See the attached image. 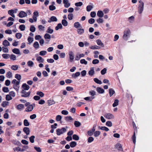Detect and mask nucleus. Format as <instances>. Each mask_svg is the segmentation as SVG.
<instances>
[{"mask_svg":"<svg viewBox=\"0 0 152 152\" xmlns=\"http://www.w3.org/2000/svg\"><path fill=\"white\" fill-rule=\"evenodd\" d=\"M24 105L22 104H20L17 105V108L18 110H21L23 108Z\"/></svg>","mask_w":152,"mask_h":152,"instance_id":"412c9836","label":"nucleus"},{"mask_svg":"<svg viewBox=\"0 0 152 152\" xmlns=\"http://www.w3.org/2000/svg\"><path fill=\"white\" fill-rule=\"evenodd\" d=\"M104 13L101 10H99L97 12V15L100 18H102L104 16Z\"/></svg>","mask_w":152,"mask_h":152,"instance_id":"dca6fc26","label":"nucleus"},{"mask_svg":"<svg viewBox=\"0 0 152 152\" xmlns=\"http://www.w3.org/2000/svg\"><path fill=\"white\" fill-rule=\"evenodd\" d=\"M27 40L28 42V44L30 45L34 41V39L33 38L29 36Z\"/></svg>","mask_w":152,"mask_h":152,"instance_id":"b1692460","label":"nucleus"},{"mask_svg":"<svg viewBox=\"0 0 152 152\" xmlns=\"http://www.w3.org/2000/svg\"><path fill=\"white\" fill-rule=\"evenodd\" d=\"M2 90L4 92H8L9 91L8 88L5 87L3 88Z\"/></svg>","mask_w":152,"mask_h":152,"instance_id":"e2e57ef3","label":"nucleus"},{"mask_svg":"<svg viewBox=\"0 0 152 152\" xmlns=\"http://www.w3.org/2000/svg\"><path fill=\"white\" fill-rule=\"evenodd\" d=\"M69 54L70 61L72 62L74 59V53L72 51H71L69 52Z\"/></svg>","mask_w":152,"mask_h":152,"instance_id":"9d476101","label":"nucleus"},{"mask_svg":"<svg viewBox=\"0 0 152 152\" xmlns=\"http://www.w3.org/2000/svg\"><path fill=\"white\" fill-rule=\"evenodd\" d=\"M94 81L97 84H101L102 83V81L97 78L94 79Z\"/></svg>","mask_w":152,"mask_h":152,"instance_id":"f704fd0d","label":"nucleus"},{"mask_svg":"<svg viewBox=\"0 0 152 152\" xmlns=\"http://www.w3.org/2000/svg\"><path fill=\"white\" fill-rule=\"evenodd\" d=\"M36 59L39 62L43 63L44 61V60L41 56L38 57Z\"/></svg>","mask_w":152,"mask_h":152,"instance_id":"c85d7f7f","label":"nucleus"},{"mask_svg":"<svg viewBox=\"0 0 152 152\" xmlns=\"http://www.w3.org/2000/svg\"><path fill=\"white\" fill-rule=\"evenodd\" d=\"M12 52L16 54H20V52L18 49L15 48L12 50Z\"/></svg>","mask_w":152,"mask_h":152,"instance_id":"f3484780","label":"nucleus"},{"mask_svg":"<svg viewBox=\"0 0 152 152\" xmlns=\"http://www.w3.org/2000/svg\"><path fill=\"white\" fill-rule=\"evenodd\" d=\"M23 124L25 126H28L29 125V123L27 119H25L23 121Z\"/></svg>","mask_w":152,"mask_h":152,"instance_id":"58836bf2","label":"nucleus"},{"mask_svg":"<svg viewBox=\"0 0 152 152\" xmlns=\"http://www.w3.org/2000/svg\"><path fill=\"white\" fill-rule=\"evenodd\" d=\"M97 92L99 94H103L104 92V90L100 87H97L96 89Z\"/></svg>","mask_w":152,"mask_h":152,"instance_id":"4468645a","label":"nucleus"},{"mask_svg":"<svg viewBox=\"0 0 152 152\" xmlns=\"http://www.w3.org/2000/svg\"><path fill=\"white\" fill-rule=\"evenodd\" d=\"M74 124L76 127H78L81 125V123L77 121H75Z\"/></svg>","mask_w":152,"mask_h":152,"instance_id":"79ce46f5","label":"nucleus"},{"mask_svg":"<svg viewBox=\"0 0 152 152\" xmlns=\"http://www.w3.org/2000/svg\"><path fill=\"white\" fill-rule=\"evenodd\" d=\"M77 32L78 34L81 35L84 33V30L83 29H79L77 30Z\"/></svg>","mask_w":152,"mask_h":152,"instance_id":"c9c22d12","label":"nucleus"},{"mask_svg":"<svg viewBox=\"0 0 152 152\" xmlns=\"http://www.w3.org/2000/svg\"><path fill=\"white\" fill-rule=\"evenodd\" d=\"M93 7V5H88L86 7V10L87 11L89 12L92 10Z\"/></svg>","mask_w":152,"mask_h":152,"instance_id":"7c9ffc66","label":"nucleus"},{"mask_svg":"<svg viewBox=\"0 0 152 152\" xmlns=\"http://www.w3.org/2000/svg\"><path fill=\"white\" fill-rule=\"evenodd\" d=\"M62 28V24L60 23L57 24V26L55 27V29L56 31L58 30L59 29H61Z\"/></svg>","mask_w":152,"mask_h":152,"instance_id":"cd10ccee","label":"nucleus"},{"mask_svg":"<svg viewBox=\"0 0 152 152\" xmlns=\"http://www.w3.org/2000/svg\"><path fill=\"white\" fill-rule=\"evenodd\" d=\"M22 87L23 89V90H28L30 87L28 85L26 84V83H23L22 86Z\"/></svg>","mask_w":152,"mask_h":152,"instance_id":"f8f14e48","label":"nucleus"},{"mask_svg":"<svg viewBox=\"0 0 152 152\" xmlns=\"http://www.w3.org/2000/svg\"><path fill=\"white\" fill-rule=\"evenodd\" d=\"M2 45L5 47H7L9 46L10 44L8 41L5 40L3 41Z\"/></svg>","mask_w":152,"mask_h":152,"instance_id":"aec40b11","label":"nucleus"},{"mask_svg":"<svg viewBox=\"0 0 152 152\" xmlns=\"http://www.w3.org/2000/svg\"><path fill=\"white\" fill-rule=\"evenodd\" d=\"M19 28L21 31H23L25 30L26 27L24 25L22 24L19 26Z\"/></svg>","mask_w":152,"mask_h":152,"instance_id":"c03bdc74","label":"nucleus"},{"mask_svg":"<svg viewBox=\"0 0 152 152\" xmlns=\"http://www.w3.org/2000/svg\"><path fill=\"white\" fill-rule=\"evenodd\" d=\"M47 53V52L46 51H41L39 52V55L43 56L45 55Z\"/></svg>","mask_w":152,"mask_h":152,"instance_id":"13d9d810","label":"nucleus"},{"mask_svg":"<svg viewBox=\"0 0 152 152\" xmlns=\"http://www.w3.org/2000/svg\"><path fill=\"white\" fill-rule=\"evenodd\" d=\"M13 88L17 91H18L19 88V85H14Z\"/></svg>","mask_w":152,"mask_h":152,"instance_id":"69168bd1","label":"nucleus"},{"mask_svg":"<svg viewBox=\"0 0 152 152\" xmlns=\"http://www.w3.org/2000/svg\"><path fill=\"white\" fill-rule=\"evenodd\" d=\"M39 12L38 11H35L33 13V18L34 19L35 22H36L37 20V17L39 16Z\"/></svg>","mask_w":152,"mask_h":152,"instance_id":"6e6552de","label":"nucleus"},{"mask_svg":"<svg viewBox=\"0 0 152 152\" xmlns=\"http://www.w3.org/2000/svg\"><path fill=\"white\" fill-rule=\"evenodd\" d=\"M66 131V129L65 128H62L61 129H58L56 130L57 134L58 135L63 134Z\"/></svg>","mask_w":152,"mask_h":152,"instance_id":"423d86ee","label":"nucleus"},{"mask_svg":"<svg viewBox=\"0 0 152 152\" xmlns=\"http://www.w3.org/2000/svg\"><path fill=\"white\" fill-rule=\"evenodd\" d=\"M49 34H52L53 32V29H51L50 27H48L47 30L46 31Z\"/></svg>","mask_w":152,"mask_h":152,"instance_id":"e433bc0d","label":"nucleus"},{"mask_svg":"<svg viewBox=\"0 0 152 152\" xmlns=\"http://www.w3.org/2000/svg\"><path fill=\"white\" fill-rule=\"evenodd\" d=\"M119 101L118 99H115L114 100V103L113 104V107H115L117 106L118 104Z\"/></svg>","mask_w":152,"mask_h":152,"instance_id":"4c0bfd02","label":"nucleus"},{"mask_svg":"<svg viewBox=\"0 0 152 152\" xmlns=\"http://www.w3.org/2000/svg\"><path fill=\"white\" fill-rule=\"evenodd\" d=\"M62 118V116L59 115H57L56 117V120L57 121H60Z\"/></svg>","mask_w":152,"mask_h":152,"instance_id":"6e6d98bb","label":"nucleus"},{"mask_svg":"<svg viewBox=\"0 0 152 152\" xmlns=\"http://www.w3.org/2000/svg\"><path fill=\"white\" fill-rule=\"evenodd\" d=\"M22 36V34L19 33H18L15 34V37L18 39H20L21 38Z\"/></svg>","mask_w":152,"mask_h":152,"instance_id":"a19ab883","label":"nucleus"},{"mask_svg":"<svg viewBox=\"0 0 152 152\" xmlns=\"http://www.w3.org/2000/svg\"><path fill=\"white\" fill-rule=\"evenodd\" d=\"M99 48V47L96 45H94L93 46H91L90 47V48L92 49H98Z\"/></svg>","mask_w":152,"mask_h":152,"instance_id":"680f3d73","label":"nucleus"},{"mask_svg":"<svg viewBox=\"0 0 152 152\" xmlns=\"http://www.w3.org/2000/svg\"><path fill=\"white\" fill-rule=\"evenodd\" d=\"M2 51L4 53H7L9 52L8 48L5 47H2Z\"/></svg>","mask_w":152,"mask_h":152,"instance_id":"09e8293b","label":"nucleus"},{"mask_svg":"<svg viewBox=\"0 0 152 152\" xmlns=\"http://www.w3.org/2000/svg\"><path fill=\"white\" fill-rule=\"evenodd\" d=\"M57 19L54 16H52L48 20V22L50 23L52 22H56L57 21Z\"/></svg>","mask_w":152,"mask_h":152,"instance_id":"1a4fd4ad","label":"nucleus"},{"mask_svg":"<svg viewBox=\"0 0 152 152\" xmlns=\"http://www.w3.org/2000/svg\"><path fill=\"white\" fill-rule=\"evenodd\" d=\"M3 57L5 59H7L10 57V55L7 54H2Z\"/></svg>","mask_w":152,"mask_h":152,"instance_id":"864d4df0","label":"nucleus"},{"mask_svg":"<svg viewBox=\"0 0 152 152\" xmlns=\"http://www.w3.org/2000/svg\"><path fill=\"white\" fill-rule=\"evenodd\" d=\"M20 83V81H17L16 79H14L12 81V83L13 85H19Z\"/></svg>","mask_w":152,"mask_h":152,"instance_id":"2f4dec72","label":"nucleus"},{"mask_svg":"<svg viewBox=\"0 0 152 152\" xmlns=\"http://www.w3.org/2000/svg\"><path fill=\"white\" fill-rule=\"evenodd\" d=\"M74 119L71 116L67 117V122L70 123H72Z\"/></svg>","mask_w":152,"mask_h":152,"instance_id":"c756f323","label":"nucleus"},{"mask_svg":"<svg viewBox=\"0 0 152 152\" xmlns=\"http://www.w3.org/2000/svg\"><path fill=\"white\" fill-rule=\"evenodd\" d=\"M55 102L53 99H50L47 101V103L49 106L55 104Z\"/></svg>","mask_w":152,"mask_h":152,"instance_id":"a211bd4d","label":"nucleus"},{"mask_svg":"<svg viewBox=\"0 0 152 152\" xmlns=\"http://www.w3.org/2000/svg\"><path fill=\"white\" fill-rule=\"evenodd\" d=\"M27 64L28 66L32 67L33 66L34 63L32 61H29L27 62Z\"/></svg>","mask_w":152,"mask_h":152,"instance_id":"72a5a7b5","label":"nucleus"},{"mask_svg":"<svg viewBox=\"0 0 152 152\" xmlns=\"http://www.w3.org/2000/svg\"><path fill=\"white\" fill-rule=\"evenodd\" d=\"M10 56V58L11 60L13 61L15 60H16V56L14 54H11Z\"/></svg>","mask_w":152,"mask_h":152,"instance_id":"3c124183","label":"nucleus"},{"mask_svg":"<svg viewBox=\"0 0 152 152\" xmlns=\"http://www.w3.org/2000/svg\"><path fill=\"white\" fill-rule=\"evenodd\" d=\"M29 103H26V105L27 106L28 105L27 107L26 108V111L27 112H30L33 109L34 106H35V104H33L29 105Z\"/></svg>","mask_w":152,"mask_h":152,"instance_id":"f03ea898","label":"nucleus"},{"mask_svg":"<svg viewBox=\"0 0 152 152\" xmlns=\"http://www.w3.org/2000/svg\"><path fill=\"white\" fill-rule=\"evenodd\" d=\"M77 145V143L75 141H72L70 143V146L71 148L75 147Z\"/></svg>","mask_w":152,"mask_h":152,"instance_id":"473e14b6","label":"nucleus"},{"mask_svg":"<svg viewBox=\"0 0 152 152\" xmlns=\"http://www.w3.org/2000/svg\"><path fill=\"white\" fill-rule=\"evenodd\" d=\"M94 68L93 67H92L90 68V70L88 72V74L91 76H93L94 74Z\"/></svg>","mask_w":152,"mask_h":152,"instance_id":"9b49d317","label":"nucleus"},{"mask_svg":"<svg viewBox=\"0 0 152 152\" xmlns=\"http://www.w3.org/2000/svg\"><path fill=\"white\" fill-rule=\"evenodd\" d=\"M6 76L7 77L9 78H12V73L10 71L7 72L6 74Z\"/></svg>","mask_w":152,"mask_h":152,"instance_id":"a878e982","label":"nucleus"},{"mask_svg":"<svg viewBox=\"0 0 152 152\" xmlns=\"http://www.w3.org/2000/svg\"><path fill=\"white\" fill-rule=\"evenodd\" d=\"M9 102L7 101H3L1 104L2 106L3 107H5L8 105Z\"/></svg>","mask_w":152,"mask_h":152,"instance_id":"bb28decb","label":"nucleus"},{"mask_svg":"<svg viewBox=\"0 0 152 152\" xmlns=\"http://www.w3.org/2000/svg\"><path fill=\"white\" fill-rule=\"evenodd\" d=\"M44 38L46 39H50L51 38V36L49 34L46 33L45 34Z\"/></svg>","mask_w":152,"mask_h":152,"instance_id":"37998d69","label":"nucleus"},{"mask_svg":"<svg viewBox=\"0 0 152 152\" xmlns=\"http://www.w3.org/2000/svg\"><path fill=\"white\" fill-rule=\"evenodd\" d=\"M139 2L140 3V4L138 7V11L139 14H141L144 9V3L141 0Z\"/></svg>","mask_w":152,"mask_h":152,"instance_id":"f257e3e1","label":"nucleus"},{"mask_svg":"<svg viewBox=\"0 0 152 152\" xmlns=\"http://www.w3.org/2000/svg\"><path fill=\"white\" fill-rule=\"evenodd\" d=\"M23 131L27 135L29 134L30 130L27 127H24L23 129Z\"/></svg>","mask_w":152,"mask_h":152,"instance_id":"ddd939ff","label":"nucleus"},{"mask_svg":"<svg viewBox=\"0 0 152 152\" xmlns=\"http://www.w3.org/2000/svg\"><path fill=\"white\" fill-rule=\"evenodd\" d=\"M130 33V31L128 28L126 29L124 32V34L123 37L124 39H126V37L129 35Z\"/></svg>","mask_w":152,"mask_h":152,"instance_id":"7ed1b4c3","label":"nucleus"},{"mask_svg":"<svg viewBox=\"0 0 152 152\" xmlns=\"http://www.w3.org/2000/svg\"><path fill=\"white\" fill-rule=\"evenodd\" d=\"M96 42L97 44L99 46H100L102 47H104V44L102 42L101 40L98 39L96 40Z\"/></svg>","mask_w":152,"mask_h":152,"instance_id":"2eb2a0df","label":"nucleus"},{"mask_svg":"<svg viewBox=\"0 0 152 152\" xmlns=\"http://www.w3.org/2000/svg\"><path fill=\"white\" fill-rule=\"evenodd\" d=\"M104 116L106 118L111 119L114 118V116L110 113H106L104 115Z\"/></svg>","mask_w":152,"mask_h":152,"instance_id":"39448f33","label":"nucleus"},{"mask_svg":"<svg viewBox=\"0 0 152 152\" xmlns=\"http://www.w3.org/2000/svg\"><path fill=\"white\" fill-rule=\"evenodd\" d=\"M15 77L18 80L20 81L21 79V76L20 75L16 74L15 75Z\"/></svg>","mask_w":152,"mask_h":152,"instance_id":"bf43d9fd","label":"nucleus"},{"mask_svg":"<svg viewBox=\"0 0 152 152\" xmlns=\"http://www.w3.org/2000/svg\"><path fill=\"white\" fill-rule=\"evenodd\" d=\"M115 148L120 151H121L122 150V148L121 144H118L116 145L115 146Z\"/></svg>","mask_w":152,"mask_h":152,"instance_id":"393cba45","label":"nucleus"},{"mask_svg":"<svg viewBox=\"0 0 152 152\" xmlns=\"http://www.w3.org/2000/svg\"><path fill=\"white\" fill-rule=\"evenodd\" d=\"M80 63L81 64H84L86 65L87 64V62L85 59H82L80 60Z\"/></svg>","mask_w":152,"mask_h":152,"instance_id":"338daca9","label":"nucleus"},{"mask_svg":"<svg viewBox=\"0 0 152 152\" xmlns=\"http://www.w3.org/2000/svg\"><path fill=\"white\" fill-rule=\"evenodd\" d=\"M72 137L73 139L75 140H78L79 139V136L76 134H74L72 136Z\"/></svg>","mask_w":152,"mask_h":152,"instance_id":"8fccbe9b","label":"nucleus"},{"mask_svg":"<svg viewBox=\"0 0 152 152\" xmlns=\"http://www.w3.org/2000/svg\"><path fill=\"white\" fill-rule=\"evenodd\" d=\"M36 30V28L33 25H31L30 26V30L32 32H34Z\"/></svg>","mask_w":152,"mask_h":152,"instance_id":"4d7b16f0","label":"nucleus"},{"mask_svg":"<svg viewBox=\"0 0 152 152\" xmlns=\"http://www.w3.org/2000/svg\"><path fill=\"white\" fill-rule=\"evenodd\" d=\"M107 69L106 68H104L101 71V73L102 75H104L106 73Z\"/></svg>","mask_w":152,"mask_h":152,"instance_id":"052dcab7","label":"nucleus"},{"mask_svg":"<svg viewBox=\"0 0 152 152\" xmlns=\"http://www.w3.org/2000/svg\"><path fill=\"white\" fill-rule=\"evenodd\" d=\"M109 93L110 96H111L115 93L114 91L112 88H110L109 89Z\"/></svg>","mask_w":152,"mask_h":152,"instance_id":"ea45409f","label":"nucleus"},{"mask_svg":"<svg viewBox=\"0 0 152 152\" xmlns=\"http://www.w3.org/2000/svg\"><path fill=\"white\" fill-rule=\"evenodd\" d=\"M85 56V55L84 54H80L79 56L77 55L76 56V58H75V60H79L80 58L83 57H84Z\"/></svg>","mask_w":152,"mask_h":152,"instance_id":"4be33fe9","label":"nucleus"},{"mask_svg":"<svg viewBox=\"0 0 152 152\" xmlns=\"http://www.w3.org/2000/svg\"><path fill=\"white\" fill-rule=\"evenodd\" d=\"M94 98V97H85L84 98V99L86 101H91L92 99H93Z\"/></svg>","mask_w":152,"mask_h":152,"instance_id":"603ef678","label":"nucleus"},{"mask_svg":"<svg viewBox=\"0 0 152 152\" xmlns=\"http://www.w3.org/2000/svg\"><path fill=\"white\" fill-rule=\"evenodd\" d=\"M34 149L36 150V151L37 152H41L42 151V150L39 147H37L36 146H34Z\"/></svg>","mask_w":152,"mask_h":152,"instance_id":"774afa93","label":"nucleus"},{"mask_svg":"<svg viewBox=\"0 0 152 152\" xmlns=\"http://www.w3.org/2000/svg\"><path fill=\"white\" fill-rule=\"evenodd\" d=\"M5 99L7 101H10L12 100V97L8 94L6 95Z\"/></svg>","mask_w":152,"mask_h":152,"instance_id":"de8ad7c7","label":"nucleus"},{"mask_svg":"<svg viewBox=\"0 0 152 152\" xmlns=\"http://www.w3.org/2000/svg\"><path fill=\"white\" fill-rule=\"evenodd\" d=\"M35 138V137L34 135H32L29 137V140L31 143H33L34 142Z\"/></svg>","mask_w":152,"mask_h":152,"instance_id":"5fc2aeb1","label":"nucleus"},{"mask_svg":"<svg viewBox=\"0 0 152 152\" xmlns=\"http://www.w3.org/2000/svg\"><path fill=\"white\" fill-rule=\"evenodd\" d=\"M134 17L133 16H132L129 17L128 18V21L130 23H132L134 20Z\"/></svg>","mask_w":152,"mask_h":152,"instance_id":"a18cd8bd","label":"nucleus"},{"mask_svg":"<svg viewBox=\"0 0 152 152\" xmlns=\"http://www.w3.org/2000/svg\"><path fill=\"white\" fill-rule=\"evenodd\" d=\"M18 65H16L12 66L11 69L13 70H16L18 69Z\"/></svg>","mask_w":152,"mask_h":152,"instance_id":"49530a36","label":"nucleus"},{"mask_svg":"<svg viewBox=\"0 0 152 152\" xmlns=\"http://www.w3.org/2000/svg\"><path fill=\"white\" fill-rule=\"evenodd\" d=\"M33 46L36 49H37L39 48V45L37 42H35L33 44Z\"/></svg>","mask_w":152,"mask_h":152,"instance_id":"6ab92c4d","label":"nucleus"},{"mask_svg":"<svg viewBox=\"0 0 152 152\" xmlns=\"http://www.w3.org/2000/svg\"><path fill=\"white\" fill-rule=\"evenodd\" d=\"M18 16L20 18H23L24 17H25L27 16L26 13V12L24 11H21L19 13L18 15Z\"/></svg>","mask_w":152,"mask_h":152,"instance_id":"0eeeda50","label":"nucleus"},{"mask_svg":"<svg viewBox=\"0 0 152 152\" xmlns=\"http://www.w3.org/2000/svg\"><path fill=\"white\" fill-rule=\"evenodd\" d=\"M22 94L21 96L22 97H27L29 96L30 95L31 92L29 91L28 92H26L24 90H22L21 92Z\"/></svg>","mask_w":152,"mask_h":152,"instance_id":"20e7f679","label":"nucleus"},{"mask_svg":"<svg viewBox=\"0 0 152 152\" xmlns=\"http://www.w3.org/2000/svg\"><path fill=\"white\" fill-rule=\"evenodd\" d=\"M80 73L79 72H77L75 74H73L72 75V77L74 78H76L77 77L79 76L80 75Z\"/></svg>","mask_w":152,"mask_h":152,"instance_id":"5701e85b","label":"nucleus"},{"mask_svg":"<svg viewBox=\"0 0 152 152\" xmlns=\"http://www.w3.org/2000/svg\"><path fill=\"white\" fill-rule=\"evenodd\" d=\"M89 94L93 96L96 95V92L94 91L91 90L89 92Z\"/></svg>","mask_w":152,"mask_h":152,"instance_id":"0e129e2a","label":"nucleus"}]
</instances>
